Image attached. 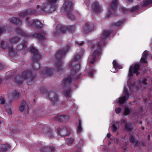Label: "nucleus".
<instances>
[{
  "label": "nucleus",
  "mask_w": 152,
  "mask_h": 152,
  "mask_svg": "<svg viewBox=\"0 0 152 152\" xmlns=\"http://www.w3.org/2000/svg\"><path fill=\"white\" fill-rule=\"evenodd\" d=\"M12 76V75L11 74H9L6 76V79H8L10 78Z\"/></svg>",
  "instance_id": "obj_57"
},
{
  "label": "nucleus",
  "mask_w": 152,
  "mask_h": 152,
  "mask_svg": "<svg viewBox=\"0 0 152 152\" xmlns=\"http://www.w3.org/2000/svg\"><path fill=\"white\" fill-rule=\"evenodd\" d=\"M39 60H37L35 61H33V59L32 60V63L31 64L34 70H37L39 69L40 67L38 62Z\"/></svg>",
  "instance_id": "obj_27"
},
{
  "label": "nucleus",
  "mask_w": 152,
  "mask_h": 152,
  "mask_svg": "<svg viewBox=\"0 0 152 152\" xmlns=\"http://www.w3.org/2000/svg\"><path fill=\"white\" fill-rule=\"evenodd\" d=\"M72 89L70 88L68 90L65 91L64 92V95L66 97H70L71 96Z\"/></svg>",
  "instance_id": "obj_35"
},
{
  "label": "nucleus",
  "mask_w": 152,
  "mask_h": 152,
  "mask_svg": "<svg viewBox=\"0 0 152 152\" xmlns=\"http://www.w3.org/2000/svg\"><path fill=\"white\" fill-rule=\"evenodd\" d=\"M48 95L49 100L51 101L54 105L56 104L59 101L58 96L54 91H50Z\"/></svg>",
  "instance_id": "obj_9"
},
{
  "label": "nucleus",
  "mask_w": 152,
  "mask_h": 152,
  "mask_svg": "<svg viewBox=\"0 0 152 152\" xmlns=\"http://www.w3.org/2000/svg\"><path fill=\"white\" fill-rule=\"evenodd\" d=\"M83 50H81L80 52L76 53L74 56L73 59L71 61L69 64L68 67L72 68L71 69V74H75L79 70L80 68L79 63L76 64L75 62L81 58L83 54Z\"/></svg>",
  "instance_id": "obj_2"
},
{
  "label": "nucleus",
  "mask_w": 152,
  "mask_h": 152,
  "mask_svg": "<svg viewBox=\"0 0 152 152\" xmlns=\"http://www.w3.org/2000/svg\"><path fill=\"white\" fill-rule=\"evenodd\" d=\"M18 31L19 33H20L24 37H30V35L23 31L19 30Z\"/></svg>",
  "instance_id": "obj_39"
},
{
  "label": "nucleus",
  "mask_w": 152,
  "mask_h": 152,
  "mask_svg": "<svg viewBox=\"0 0 152 152\" xmlns=\"http://www.w3.org/2000/svg\"><path fill=\"white\" fill-rule=\"evenodd\" d=\"M45 70V74L47 75H50L53 74V70L52 68H46Z\"/></svg>",
  "instance_id": "obj_34"
},
{
  "label": "nucleus",
  "mask_w": 152,
  "mask_h": 152,
  "mask_svg": "<svg viewBox=\"0 0 152 152\" xmlns=\"http://www.w3.org/2000/svg\"><path fill=\"white\" fill-rule=\"evenodd\" d=\"M21 76L23 80L27 81L28 85L32 84L34 82L36 75L32 73L29 69H26L23 71L21 73Z\"/></svg>",
  "instance_id": "obj_4"
},
{
  "label": "nucleus",
  "mask_w": 152,
  "mask_h": 152,
  "mask_svg": "<svg viewBox=\"0 0 152 152\" xmlns=\"http://www.w3.org/2000/svg\"><path fill=\"white\" fill-rule=\"evenodd\" d=\"M132 129L131 124L130 122L126 123L125 124V129L127 131H131Z\"/></svg>",
  "instance_id": "obj_33"
},
{
  "label": "nucleus",
  "mask_w": 152,
  "mask_h": 152,
  "mask_svg": "<svg viewBox=\"0 0 152 152\" xmlns=\"http://www.w3.org/2000/svg\"><path fill=\"white\" fill-rule=\"evenodd\" d=\"M66 33V30L64 26L58 25L56 30L53 32L55 36L61 35Z\"/></svg>",
  "instance_id": "obj_10"
},
{
  "label": "nucleus",
  "mask_w": 152,
  "mask_h": 152,
  "mask_svg": "<svg viewBox=\"0 0 152 152\" xmlns=\"http://www.w3.org/2000/svg\"><path fill=\"white\" fill-rule=\"evenodd\" d=\"M147 81V79L146 78H145L143 79V80H142V83L143 84L147 85V82H146Z\"/></svg>",
  "instance_id": "obj_53"
},
{
  "label": "nucleus",
  "mask_w": 152,
  "mask_h": 152,
  "mask_svg": "<svg viewBox=\"0 0 152 152\" xmlns=\"http://www.w3.org/2000/svg\"><path fill=\"white\" fill-rule=\"evenodd\" d=\"M11 30L10 27L7 26H0V35L2 34L9 32Z\"/></svg>",
  "instance_id": "obj_23"
},
{
  "label": "nucleus",
  "mask_w": 152,
  "mask_h": 152,
  "mask_svg": "<svg viewBox=\"0 0 152 152\" xmlns=\"http://www.w3.org/2000/svg\"><path fill=\"white\" fill-rule=\"evenodd\" d=\"M139 8V7L138 6H135L134 7H132L130 10V11L132 12H133L137 11Z\"/></svg>",
  "instance_id": "obj_47"
},
{
  "label": "nucleus",
  "mask_w": 152,
  "mask_h": 152,
  "mask_svg": "<svg viewBox=\"0 0 152 152\" xmlns=\"http://www.w3.org/2000/svg\"><path fill=\"white\" fill-rule=\"evenodd\" d=\"M47 134L48 137H50L53 135L52 134V132L51 131H48Z\"/></svg>",
  "instance_id": "obj_56"
},
{
  "label": "nucleus",
  "mask_w": 152,
  "mask_h": 152,
  "mask_svg": "<svg viewBox=\"0 0 152 152\" xmlns=\"http://www.w3.org/2000/svg\"><path fill=\"white\" fill-rule=\"evenodd\" d=\"M13 96L15 97H16L17 98H18L19 96V94L17 91H15L14 94Z\"/></svg>",
  "instance_id": "obj_52"
},
{
  "label": "nucleus",
  "mask_w": 152,
  "mask_h": 152,
  "mask_svg": "<svg viewBox=\"0 0 152 152\" xmlns=\"http://www.w3.org/2000/svg\"><path fill=\"white\" fill-rule=\"evenodd\" d=\"M75 43L76 44L79 45H82L84 44V42L82 41L80 42H75Z\"/></svg>",
  "instance_id": "obj_55"
},
{
  "label": "nucleus",
  "mask_w": 152,
  "mask_h": 152,
  "mask_svg": "<svg viewBox=\"0 0 152 152\" xmlns=\"http://www.w3.org/2000/svg\"><path fill=\"white\" fill-rule=\"evenodd\" d=\"M118 3L117 0H113L111 3L109 5L108 8V12L106 15V17L107 18L112 13V12H113L116 9L118 6Z\"/></svg>",
  "instance_id": "obj_8"
},
{
  "label": "nucleus",
  "mask_w": 152,
  "mask_h": 152,
  "mask_svg": "<svg viewBox=\"0 0 152 152\" xmlns=\"http://www.w3.org/2000/svg\"><path fill=\"white\" fill-rule=\"evenodd\" d=\"M56 9L55 5H52L47 2L44 3L41 10L45 14H49L54 11Z\"/></svg>",
  "instance_id": "obj_6"
},
{
  "label": "nucleus",
  "mask_w": 152,
  "mask_h": 152,
  "mask_svg": "<svg viewBox=\"0 0 152 152\" xmlns=\"http://www.w3.org/2000/svg\"><path fill=\"white\" fill-rule=\"evenodd\" d=\"M152 3V0H143L142 2V5L143 6H147Z\"/></svg>",
  "instance_id": "obj_36"
},
{
  "label": "nucleus",
  "mask_w": 152,
  "mask_h": 152,
  "mask_svg": "<svg viewBox=\"0 0 152 152\" xmlns=\"http://www.w3.org/2000/svg\"><path fill=\"white\" fill-rule=\"evenodd\" d=\"M39 7V5H38L37 6V9H38Z\"/></svg>",
  "instance_id": "obj_61"
},
{
  "label": "nucleus",
  "mask_w": 152,
  "mask_h": 152,
  "mask_svg": "<svg viewBox=\"0 0 152 152\" xmlns=\"http://www.w3.org/2000/svg\"><path fill=\"white\" fill-rule=\"evenodd\" d=\"M74 140L72 138H69L66 139V142L68 145H71L73 142Z\"/></svg>",
  "instance_id": "obj_44"
},
{
  "label": "nucleus",
  "mask_w": 152,
  "mask_h": 152,
  "mask_svg": "<svg viewBox=\"0 0 152 152\" xmlns=\"http://www.w3.org/2000/svg\"><path fill=\"white\" fill-rule=\"evenodd\" d=\"M27 45V43L25 41H23L18 45L17 47V49L18 50H21L23 48H26Z\"/></svg>",
  "instance_id": "obj_32"
},
{
  "label": "nucleus",
  "mask_w": 152,
  "mask_h": 152,
  "mask_svg": "<svg viewBox=\"0 0 152 152\" xmlns=\"http://www.w3.org/2000/svg\"><path fill=\"white\" fill-rule=\"evenodd\" d=\"M134 145L133 146L134 147H135L138 146V140H137L135 142H134Z\"/></svg>",
  "instance_id": "obj_54"
},
{
  "label": "nucleus",
  "mask_w": 152,
  "mask_h": 152,
  "mask_svg": "<svg viewBox=\"0 0 152 152\" xmlns=\"http://www.w3.org/2000/svg\"><path fill=\"white\" fill-rule=\"evenodd\" d=\"M94 28V25L93 23L87 22L83 27V32L84 34H86L92 30Z\"/></svg>",
  "instance_id": "obj_15"
},
{
  "label": "nucleus",
  "mask_w": 152,
  "mask_h": 152,
  "mask_svg": "<svg viewBox=\"0 0 152 152\" xmlns=\"http://www.w3.org/2000/svg\"><path fill=\"white\" fill-rule=\"evenodd\" d=\"M112 32V31H111L104 30L103 31L102 36L101 37L99 42H98L96 43V45L99 48L94 51L93 54L89 58L91 59L90 61V62L92 64L94 63L97 56L100 53V48L103 47V45L104 44V39L109 36Z\"/></svg>",
  "instance_id": "obj_1"
},
{
  "label": "nucleus",
  "mask_w": 152,
  "mask_h": 152,
  "mask_svg": "<svg viewBox=\"0 0 152 152\" xmlns=\"http://www.w3.org/2000/svg\"><path fill=\"white\" fill-rule=\"evenodd\" d=\"M8 114H10V115L12 114V112L10 111H9L8 112Z\"/></svg>",
  "instance_id": "obj_60"
},
{
  "label": "nucleus",
  "mask_w": 152,
  "mask_h": 152,
  "mask_svg": "<svg viewBox=\"0 0 152 152\" xmlns=\"http://www.w3.org/2000/svg\"><path fill=\"white\" fill-rule=\"evenodd\" d=\"M36 12L34 10L28 9L18 14V15L21 17H24L27 15L33 14L36 15Z\"/></svg>",
  "instance_id": "obj_16"
},
{
  "label": "nucleus",
  "mask_w": 152,
  "mask_h": 152,
  "mask_svg": "<svg viewBox=\"0 0 152 152\" xmlns=\"http://www.w3.org/2000/svg\"><path fill=\"white\" fill-rule=\"evenodd\" d=\"M67 118V116L64 115H59L54 117V120L59 121H64Z\"/></svg>",
  "instance_id": "obj_28"
},
{
  "label": "nucleus",
  "mask_w": 152,
  "mask_h": 152,
  "mask_svg": "<svg viewBox=\"0 0 152 152\" xmlns=\"http://www.w3.org/2000/svg\"><path fill=\"white\" fill-rule=\"evenodd\" d=\"M148 57V52L146 51H145L142 53V57L141 59V62L143 63H147V60Z\"/></svg>",
  "instance_id": "obj_25"
},
{
  "label": "nucleus",
  "mask_w": 152,
  "mask_h": 152,
  "mask_svg": "<svg viewBox=\"0 0 152 152\" xmlns=\"http://www.w3.org/2000/svg\"><path fill=\"white\" fill-rule=\"evenodd\" d=\"M19 40V39L16 36L11 38L9 39V41L11 44H13L17 42Z\"/></svg>",
  "instance_id": "obj_31"
},
{
  "label": "nucleus",
  "mask_w": 152,
  "mask_h": 152,
  "mask_svg": "<svg viewBox=\"0 0 152 152\" xmlns=\"http://www.w3.org/2000/svg\"><path fill=\"white\" fill-rule=\"evenodd\" d=\"M68 48L66 49H63L57 50L55 55V56L57 60L55 64V67L58 72H60L62 70V60L61 58L63 56L65 55L66 52L69 48V46H68Z\"/></svg>",
  "instance_id": "obj_3"
},
{
  "label": "nucleus",
  "mask_w": 152,
  "mask_h": 152,
  "mask_svg": "<svg viewBox=\"0 0 152 152\" xmlns=\"http://www.w3.org/2000/svg\"><path fill=\"white\" fill-rule=\"evenodd\" d=\"M82 128L81 127V123L80 120H79V125L77 129V132L80 133L81 132Z\"/></svg>",
  "instance_id": "obj_41"
},
{
  "label": "nucleus",
  "mask_w": 152,
  "mask_h": 152,
  "mask_svg": "<svg viewBox=\"0 0 152 152\" xmlns=\"http://www.w3.org/2000/svg\"><path fill=\"white\" fill-rule=\"evenodd\" d=\"M1 78H0V84L1 83Z\"/></svg>",
  "instance_id": "obj_62"
},
{
  "label": "nucleus",
  "mask_w": 152,
  "mask_h": 152,
  "mask_svg": "<svg viewBox=\"0 0 152 152\" xmlns=\"http://www.w3.org/2000/svg\"><path fill=\"white\" fill-rule=\"evenodd\" d=\"M64 27L66 30V32L67 31L72 32L74 31L75 28V26L74 25L64 26Z\"/></svg>",
  "instance_id": "obj_30"
},
{
  "label": "nucleus",
  "mask_w": 152,
  "mask_h": 152,
  "mask_svg": "<svg viewBox=\"0 0 152 152\" xmlns=\"http://www.w3.org/2000/svg\"><path fill=\"white\" fill-rule=\"evenodd\" d=\"M47 35L46 33L41 31L38 33H34L32 35L33 37L37 38L39 40H42L46 38Z\"/></svg>",
  "instance_id": "obj_18"
},
{
  "label": "nucleus",
  "mask_w": 152,
  "mask_h": 152,
  "mask_svg": "<svg viewBox=\"0 0 152 152\" xmlns=\"http://www.w3.org/2000/svg\"><path fill=\"white\" fill-rule=\"evenodd\" d=\"M10 23L18 26H20L22 24V21L16 17L11 18L10 19Z\"/></svg>",
  "instance_id": "obj_21"
},
{
  "label": "nucleus",
  "mask_w": 152,
  "mask_h": 152,
  "mask_svg": "<svg viewBox=\"0 0 152 152\" xmlns=\"http://www.w3.org/2000/svg\"><path fill=\"white\" fill-rule=\"evenodd\" d=\"M72 81V77L71 76H68L65 77L61 82V85L63 88L69 87Z\"/></svg>",
  "instance_id": "obj_11"
},
{
  "label": "nucleus",
  "mask_w": 152,
  "mask_h": 152,
  "mask_svg": "<svg viewBox=\"0 0 152 152\" xmlns=\"http://www.w3.org/2000/svg\"><path fill=\"white\" fill-rule=\"evenodd\" d=\"M5 100L4 98L2 97V96H1L0 97V103L1 104H3L5 103Z\"/></svg>",
  "instance_id": "obj_48"
},
{
  "label": "nucleus",
  "mask_w": 152,
  "mask_h": 152,
  "mask_svg": "<svg viewBox=\"0 0 152 152\" xmlns=\"http://www.w3.org/2000/svg\"><path fill=\"white\" fill-rule=\"evenodd\" d=\"M129 139L130 142L132 143H134V142L136 141L135 140V137L133 136L132 135H130Z\"/></svg>",
  "instance_id": "obj_42"
},
{
  "label": "nucleus",
  "mask_w": 152,
  "mask_h": 152,
  "mask_svg": "<svg viewBox=\"0 0 152 152\" xmlns=\"http://www.w3.org/2000/svg\"><path fill=\"white\" fill-rule=\"evenodd\" d=\"M10 145L9 144L2 145L0 147V151L1 152L6 151L10 148Z\"/></svg>",
  "instance_id": "obj_29"
},
{
  "label": "nucleus",
  "mask_w": 152,
  "mask_h": 152,
  "mask_svg": "<svg viewBox=\"0 0 152 152\" xmlns=\"http://www.w3.org/2000/svg\"><path fill=\"white\" fill-rule=\"evenodd\" d=\"M124 95L123 96L120 97L119 98V102L120 104H123L128 99L129 96V94L128 92L127 88L124 87Z\"/></svg>",
  "instance_id": "obj_14"
},
{
  "label": "nucleus",
  "mask_w": 152,
  "mask_h": 152,
  "mask_svg": "<svg viewBox=\"0 0 152 152\" xmlns=\"http://www.w3.org/2000/svg\"><path fill=\"white\" fill-rule=\"evenodd\" d=\"M28 17L26 18V21L27 22V25L37 28H41L43 26L42 24L38 20L33 19L30 21H28Z\"/></svg>",
  "instance_id": "obj_7"
},
{
  "label": "nucleus",
  "mask_w": 152,
  "mask_h": 152,
  "mask_svg": "<svg viewBox=\"0 0 152 152\" xmlns=\"http://www.w3.org/2000/svg\"><path fill=\"white\" fill-rule=\"evenodd\" d=\"M114 67L115 69H120V66L119 65L115 60H114L113 62Z\"/></svg>",
  "instance_id": "obj_45"
},
{
  "label": "nucleus",
  "mask_w": 152,
  "mask_h": 152,
  "mask_svg": "<svg viewBox=\"0 0 152 152\" xmlns=\"http://www.w3.org/2000/svg\"><path fill=\"white\" fill-rule=\"evenodd\" d=\"M57 132L61 135L63 137L68 135L69 134V132L68 131L66 127L65 126H64L62 129L59 128Z\"/></svg>",
  "instance_id": "obj_20"
},
{
  "label": "nucleus",
  "mask_w": 152,
  "mask_h": 152,
  "mask_svg": "<svg viewBox=\"0 0 152 152\" xmlns=\"http://www.w3.org/2000/svg\"><path fill=\"white\" fill-rule=\"evenodd\" d=\"M0 46L1 48L4 50L9 49L10 48V46H9L7 42L4 40L1 41Z\"/></svg>",
  "instance_id": "obj_26"
},
{
  "label": "nucleus",
  "mask_w": 152,
  "mask_h": 152,
  "mask_svg": "<svg viewBox=\"0 0 152 152\" xmlns=\"http://www.w3.org/2000/svg\"><path fill=\"white\" fill-rule=\"evenodd\" d=\"M115 142L116 143V144H118L119 142V140L118 139H115Z\"/></svg>",
  "instance_id": "obj_58"
},
{
  "label": "nucleus",
  "mask_w": 152,
  "mask_h": 152,
  "mask_svg": "<svg viewBox=\"0 0 152 152\" xmlns=\"http://www.w3.org/2000/svg\"><path fill=\"white\" fill-rule=\"evenodd\" d=\"M131 111V110L128 107H126L125 108V110L124 111V114L125 115H127L129 114Z\"/></svg>",
  "instance_id": "obj_43"
},
{
  "label": "nucleus",
  "mask_w": 152,
  "mask_h": 152,
  "mask_svg": "<svg viewBox=\"0 0 152 152\" xmlns=\"http://www.w3.org/2000/svg\"><path fill=\"white\" fill-rule=\"evenodd\" d=\"M118 127V125L117 123L113 124L112 125L113 131V132H116L117 130Z\"/></svg>",
  "instance_id": "obj_40"
},
{
  "label": "nucleus",
  "mask_w": 152,
  "mask_h": 152,
  "mask_svg": "<svg viewBox=\"0 0 152 152\" xmlns=\"http://www.w3.org/2000/svg\"><path fill=\"white\" fill-rule=\"evenodd\" d=\"M31 107V104L30 103H28L26 104V102L23 100L21 103V105L19 107V110L20 112L22 111L24 108L29 109Z\"/></svg>",
  "instance_id": "obj_24"
},
{
  "label": "nucleus",
  "mask_w": 152,
  "mask_h": 152,
  "mask_svg": "<svg viewBox=\"0 0 152 152\" xmlns=\"http://www.w3.org/2000/svg\"><path fill=\"white\" fill-rule=\"evenodd\" d=\"M142 130H144V127H142Z\"/></svg>",
  "instance_id": "obj_63"
},
{
  "label": "nucleus",
  "mask_w": 152,
  "mask_h": 152,
  "mask_svg": "<svg viewBox=\"0 0 152 152\" xmlns=\"http://www.w3.org/2000/svg\"><path fill=\"white\" fill-rule=\"evenodd\" d=\"M75 2L73 0H64L61 10H64L67 15L70 13L73 10Z\"/></svg>",
  "instance_id": "obj_5"
},
{
  "label": "nucleus",
  "mask_w": 152,
  "mask_h": 152,
  "mask_svg": "<svg viewBox=\"0 0 152 152\" xmlns=\"http://www.w3.org/2000/svg\"><path fill=\"white\" fill-rule=\"evenodd\" d=\"M111 135L109 133H108L107 134V136L109 138H110Z\"/></svg>",
  "instance_id": "obj_59"
},
{
  "label": "nucleus",
  "mask_w": 152,
  "mask_h": 152,
  "mask_svg": "<svg viewBox=\"0 0 152 152\" xmlns=\"http://www.w3.org/2000/svg\"><path fill=\"white\" fill-rule=\"evenodd\" d=\"M140 66L139 64H136L134 66H131L129 69V76H132L134 73H135L137 75L139 74L138 71L140 69Z\"/></svg>",
  "instance_id": "obj_12"
},
{
  "label": "nucleus",
  "mask_w": 152,
  "mask_h": 152,
  "mask_svg": "<svg viewBox=\"0 0 152 152\" xmlns=\"http://www.w3.org/2000/svg\"><path fill=\"white\" fill-rule=\"evenodd\" d=\"M94 70L91 69V70L88 73V75L89 76H92L93 74H94Z\"/></svg>",
  "instance_id": "obj_49"
},
{
  "label": "nucleus",
  "mask_w": 152,
  "mask_h": 152,
  "mask_svg": "<svg viewBox=\"0 0 152 152\" xmlns=\"http://www.w3.org/2000/svg\"><path fill=\"white\" fill-rule=\"evenodd\" d=\"M92 10L95 13H100L102 10V7L99 6L97 2H95L92 5Z\"/></svg>",
  "instance_id": "obj_19"
},
{
  "label": "nucleus",
  "mask_w": 152,
  "mask_h": 152,
  "mask_svg": "<svg viewBox=\"0 0 152 152\" xmlns=\"http://www.w3.org/2000/svg\"><path fill=\"white\" fill-rule=\"evenodd\" d=\"M12 80L15 83L18 84H21L24 80L21 75H17L12 78Z\"/></svg>",
  "instance_id": "obj_22"
},
{
  "label": "nucleus",
  "mask_w": 152,
  "mask_h": 152,
  "mask_svg": "<svg viewBox=\"0 0 152 152\" xmlns=\"http://www.w3.org/2000/svg\"><path fill=\"white\" fill-rule=\"evenodd\" d=\"M121 10L123 13H127L128 11V10L125 7H121Z\"/></svg>",
  "instance_id": "obj_50"
},
{
  "label": "nucleus",
  "mask_w": 152,
  "mask_h": 152,
  "mask_svg": "<svg viewBox=\"0 0 152 152\" xmlns=\"http://www.w3.org/2000/svg\"><path fill=\"white\" fill-rule=\"evenodd\" d=\"M47 2L49 3L52 5H55L56 3L57 0H46Z\"/></svg>",
  "instance_id": "obj_46"
},
{
  "label": "nucleus",
  "mask_w": 152,
  "mask_h": 152,
  "mask_svg": "<svg viewBox=\"0 0 152 152\" xmlns=\"http://www.w3.org/2000/svg\"><path fill=\"white\" fill-rule=\"evenodd\" d=\"M18 50L17 49H14L12 46L10 47V48L8 49V51L9 53H10L14 55H16L17 54Z\"/></svg>",
  "instance_id": "obj_37"
},
{
  "label": "nucleus",
  "mask_w": 152,
  "mask_h": 152,
  "mask_svg": "<svg viewBox=\"0 0 152 152\" xmlns=\"http://www.w3.org/2000/svg\"><path fill=\"white\" fill-rule=\"evenodd\" d=\"M115 111L116 113L118 114L120 113L121 111V107H118L115 109Z\"/></svg>",
  "instance_id": "obj_51"
},
{
  "label": "nucleus",
  "mask_w": 152,
  "mask_h": 152,
  "mask_svg": "<svg viewBox=\"0 0 152 152\" xmlns=\"http://www.w3.org/2000/svg\"><path fill=\"white\" fill-rule=\"evenodd\" d=\"M124 20H119L116 23L111 24V26H115L117 27H119L121 25L124 24Z\"/></svg>",
  "instance_id": "obj_38"
},
{
  "label": "nucleus",
  "mask_w": 152,
  "mask_h": 152,
  "mask_svg": "<svg viewBox=\"0 0 152 152\" xmlns=\"http://www.w3.org/2000/svg\"><path fill=\"white\" fill-rule=\"evenodd\" d=\"M31 53H33V56L32 59L33 61H34L37 60H40L41 58V55L39 53L37 50L33 47H31L29 48Z\"/></svg>",
  "instance_id": "obj_13"
},
{
  "label": "nucleus",
  "mask_w": 152,
  "mask_h": 152,
  "mask_svg": "<svg viewBox=\"0 0 152 152\" xmlns=\"http://www.w3.org/2000/svg\"><path fill=\"white\" fill-rule=\"evenodd\" d=\"M125 120H124L123 121V122H124H124H125Z\"/></svg>",
  "instance_id": "obj_64"
},
{
  "label": "nucleus",
  "mask_w": 152,
  "mask_h": 152,
  "mask_svg": "<svg viewBox=\"0 0 152 152\" xmlns=\"http://www.w3.org/2000/svg\"><path fill=\"white\" fill-rule=\"evenodd\" d=\"M57 148L52 146H42L40 150L41 152H54Z\"/></svg>",
  "instance_id": "obj_17"
}]
</instances>
